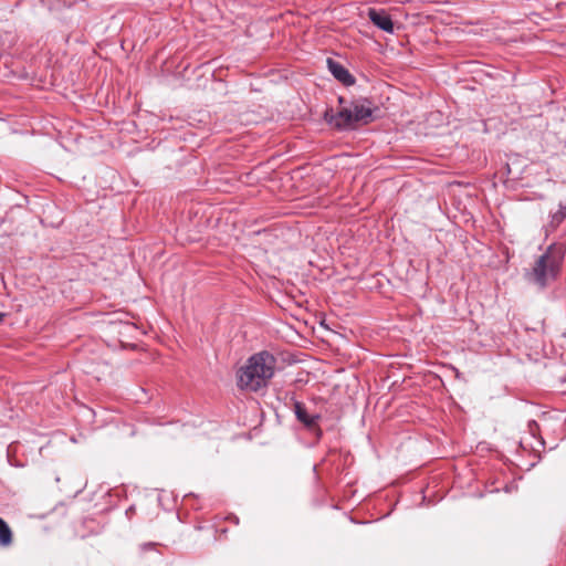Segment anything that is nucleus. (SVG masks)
I'll use <instances>...</instances> for the list:
<instances>
[{"mask_svg":"<svg viewBox=\"0 0 566 566\" xmlns=\"http://www.w3.org/2000/svg\"><path fill=\"white\" fill-rule=\"evenodd\" d=\"M565 220L564 216H562L558 211L552 214L551 223L553 226H559Z\"/></svg>","mask_w":566,"mask_h":566,"instance_id":"6e6552de","label":"nucleus"},{"mask_svg":"<svg viewBox=\"0 0 566 566\" xmlns=\"http://www.w3.org/2000/svg\"><path fill=\"white\" fill-rule=\"evenodd\" d=\"M294 412L296 419L308 429L314 428L321 418L319 415H308L306 407L300 401L294 402Z\"/></svg>","mask_w":566,"mask_h":566,"instance_id":"423d86ee","label":"nucleus"},{"mask_svg":"<svg viewBox=\"0 0 566 566\" xmlns=\"http://www.w3.org/2000/svg\"><path fill=\"white\" fill-rule=\"evenodd\" d=\"M327 67L329 72L333 74V76L342 84L350 86L355 83V77L339 62L333 59H327Z\"/></svg>","mask_w":566,"mask_h":566,"instance_id":"39448f33","label":"nucleus"},{"mask_svg":"<svg viewBox=\"0 0 566 566\" xmlns=\"http://www.w3.org/2000/svg\"><path fill=\"white\" fill-rule=\"evenodd\" d=\"M563 259V253L551 245L535 261L533 269L526 274L527 280L541 289L546 287L557 279Z\"/></svg>","mask_w":566,"mask_h":566,"instance_id":"7ed1b4c3","label":"nucleus"},{"mask_svg":"<svg viewBox=\"0 0 566 566\" xmlns=\"http://www.w3.org/2000/svg\"><path fill=\"white\" fill-rule=\"evenodd\" d=\"M2 318H3V314H2V313H0V322L2 321Z\"/></svg>","mask_w":566,"mask_h":566,"instance_id":"9d476101","label":"nucleus"},{"mask_svg":"<svg viewBox=\"0 0 566 566\" xmlns=\"http://www.w3.org/2000/svg\"><path fill=\"white\" fill-rule=\"evenodd\" d=\"M12 542V532L9 525L0 517V544L3 546Z\"/></svg>","mask_w":566,"mask_h":566,"instance_id":"0eeeda50","label":"nucleus"},{"mask_svg":"<svg viewBox=\"0 0 566 566\" xmlns=\"http://www.w3.org/2000/svg\"><path fill=\"white\" fill-rule=\"evenodd\" d=\"M557 211L566 219V203H559V208Z\"/></svg>","mask_w":566,"mask_h":566,"instance_id":"1a4fd4ad","label":"nucleus"},{"mask_svg":"<svg viewBox=\"0 0 566 566\" xmlns=\"http://www.w3.org/2000/svg\"><path fill=\"white\" fill-rule=\"evenodd\" d=\"M368 18L380 30L387 33H394V22L385 10L370 8L368 10Z\"/></svg>","mask_w":566,"mask_h":566,"instance_id":"20e7f679","label":"nucleus"},{"mask_svg":"<svg viewBox=\"0 0 566 566\" xmlns=\"http://www.w3.org/2000/svg\"><path fill=\"white\" fill-rule=\"evenodd\" d=\"M371 117L373 109L367 99L354 101L349 106H344L336 113L328 108L324 114L325 120L338 130L354 128L358 123L367 124Z\"/></svg>","mask_w":566,"mask_h":566,"instance_id":"f03ea898","label":"nucleus"},{"mask_svg":"<svg viewBox=\"0 0 566 566\" xmlns=\"http://www.w3.org/2000/svg\"><path fill=\"white\" fill-rule=\"evenodd\" d=\"M275 357L269 352L252 355L238 371L239 388L248 391H258L268 386L274 375Z\"/></svg>","mask_w":566,"mask_h":566,"instance_id":"f257e3e1","label":"nucleus"}]
</instances>
